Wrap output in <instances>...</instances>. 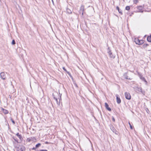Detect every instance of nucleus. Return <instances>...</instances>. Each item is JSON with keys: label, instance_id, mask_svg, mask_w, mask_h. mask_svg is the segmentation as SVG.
Wrapping results in <instances>:
<instances>
[{"label": "nucleus", "instance_id": "obj_21", "mask_svg": "<svg viewBox=\"0 0 151 151\" xmlns=\"http://www.w3.org/2000/svg\"><path fill=\"white\" fill-rule=\"evenodd\" d=\"M139 40L138 38H135L134 39V42L136 44H137L138 42H139Z\"/></svg>", "mask_w": 151, "mask_h": 151}, {"label": "nucleus", "instance_id": "obj_38", "mask_svg": "<svg viewBox=\"0 0 151 151\" xmlns=\"http://www.w3.org/2000/svg\"><path fill=\"white\" fill-rule=\"evenodd\" d=\"M36 148H35V147H33V148H32V150H35Z\"/></svg>", "mask_w": 151, "mask_h": 151}, {"label": "nucleus", "instance_id": "obj_4", "mask_svg": "<svg viewBox=\"0 0 151 151\" xmlns=\"http://www.w3.org/2000/svg\"><path fill=\"white\" fill-rule=\"evenodd\" d=\"M25 147L23 145L20 146L17 149V151H25Z\"/></svg>", "mask_w": 151, "mask_h": 151}, {"label": "nucleus", "instance_id": "obj_37", "mask_svg": "<svg viewBox=\"0 0 151 151\" xmlns=\"http://www.w3.org/2000/svg\"><path fill=\"white\" fill-rule=\"evenodd\" d=\"M52 96H53L54 99H56V98L54 96V94H53V93L52 94Z\"/></svg>", "mask_w": 151, "mask_h": 151}, {"label": "nucleus", "instance_id": "obj_15", "mask_svg": "<svg viewBox=\"0 0 151 151\" xmlns=\"http://www.w3.org/2000/svg\"><path fill=\"white\" fill-rule=\"evenodd\" d=\"M138 75L140 79L142 81L143 80V79L145 78L144 77H143L142 74L141 73L138 72Z\"/></svg>", "mask_w": 151, "mask_h": 151}, {"label": "nucleus", "instance_id": "obj_18", "mask_svg": "<svg viewBox=\"0 0 151 151\" xmlns=\"http://www.w3.org/2000/svg\"><path fill=\"white\" fill-rule=\"evenodd\" d=\"M144 42V41L143 40H139V42H138L137 44L139 45H141L143 44Z\"/></svg>", "mask_w": 151, "mask_h": 151}, {"label": "nucleus", "instance_id": "obj_40", "mask_svg": "<svg viewBox=\"0 0 151 151\" xmlns=\"http://www.w3.org/2000/svg\"><path fill=\"white\" fill-rule=\"evenodd\" d=\"M59 94L60 96L61 95V94H60V93H59Z\"/></svg>", "mask_w": 151, "mask_h": 151}, {"label": "nucleus", "instance_id": "obj_26", "mask_svg": "<svg viewBox=\"0 0 151 151\" xmlns=\"http://www.w3.org/2000/svg\"><path fill=\"white\" fill-rule=\"evenodd\" d=\"M139 0H133V2L134 4H137Z\"/></svg>", "mask_w": 151, "mask_h": 151}, {"label": "nucleus", "instance_id": "obj_16", "mask_svg": "<svg viewBox=\"0 0 151 151\" xmlns=\"http://www.w3.org/2000/svg\"><path fill=\"white\" fill-rule=\"evenodd\" d=\"M116 9L118 10L119 12L121 14V15L123 14V13L122 12V11L120 9L119 7L118 6H117L116 7Z\"/></svg>", "mask_w": 151, "mask_h": 151}, {"label": "nucleus", "instance_id": "obj_28", "mask_svg": "<svg viewBox=\"0 0 151 151\" xmlns=\"http://www.w3.org/2000/svg\"><path fill=\"white\" fill-rule=\"evenodd\" d=\"M129 125L130 129H133V127L131 125V124L130 122H129Z\"/></svg>", "mask_w": 151, "mask_h": 151}, {"label": "nucleus", "instance_id": "obj_9", "mask_svg": "<svg viewBox=\"0 0 151 151\" xmlns=\"http://www.w3.org/2000/svg\"><path fill=\"white\" fill-rule=\"evenodd\" d=\"M35 138L34 137H30L27 138V141L28 142H30L31 141H34L35 140Z\"/></svg>", "mask_w": 151, "mask_h": 151}, {"label": "nucleus", "instance_id": "obj_2", "mask_svg": "<svg viewBox=\"0 0 151 151\" xmlns=\"http://www.w3.org/2000/svg\"><path fill=\"white\" fill-rule=\"evenodd\" d=\"M6 73L2 72L0 73L1 78L3 80H6Z\"/></svg>", "mask_w": 151, "mask_h": 151}, {"label": "nucleus", "instance_id": "obj_6", "mask_svg": "<svg viewBox=\"0 0 151 151\" xmlns=\"http://www.w3.org/2000/svg\"><path fill=\"white\" fill-rule=\"evenodd\" d=\"M125 98L128 100H130L131 99V96L130 94L128 92H126L124 93Z\"/></svg>", "mask_w": 151, "mask_h": 151}, {"label": "nucleus", "instance_id": "obj_30", "mask_svg": "<svg viewBox=\"0 0 151 151\" xmlns=\"http://www.w3.org/2000/svg\"><path fill=\"white\" fill-rule=\"evenodd\" d=\"M142 81H144L145 83V85H147V81H146L145 79V78L143 80H142Z\"/></svg>", "mask_w": 151, "mask_h": 151}, {"label": "nucleus", "instance_id": "obj_34", "mask_svg": "<svg viewBox=\"0 0 151 151\" xmlns=\"http://www.w3.org/2000/svg\"><path fill=\"white\" fill-rule=\"evenodd\" d=\"M57 104L58 105H59L60 104V101H57Z\"/></svg>", "mask_w": 151, "mask_h": 151}, {"label": "nucleus", "instance_id": "obj_39", "mask_svg": "<svg viewBox=\"0 0 151 151\" xmlns=\"http://www.w3.org/2000/svg\"><path fill=\"white\" fill-rule=\"evenodd\" d=\"M55 100H56V102L58 101V99L57 98Z\"/></svg>", "mask_w": 151, "mask_h": 151}, {"label": "nucleus", "instance_id": "obj_20", "mask_svg": "<svg viewBox=\"0 0 151 151\" xmlns=\"http://www.w3.org/2000/svg\"><path fill=\"white\" fill-rule=\"evenodd\" d=\"M147 40L148 42H151V34L147 37Z\"/></svg>", "mask_w": 151, "mask_h": 151}, {"label": "nucleus", "instance_id": "obj_47", "mask_svg": "<svg viewBox=\"0 0 151 151\" xmlns=\"http://www.w3.org/2000/svg\"><path fill=\"white\" fill-rule=\"evenodd\" d=\"M149 51H150L151 50H148Z\"/></svg>", "mask_w": 151, "mask_h": 151}, {"label": "nucleus", "instance_id": "obj_17", "mask_svg": "<svg viewBox=\"0 0 151 151\" xmlns=\"http://www.w3.org/2000/svg\"><path fill=\"white\" fill-rule=\"evenodd\" d=\"M63 69L70 76H71V74H70V73L68 71H67V70H66V69L65 68V67H63Z\"/></svg>", "mask_w": 151, "mask_h": 151}, {"label": "nucleus", "instance_id": "obj_35", "mask_svg": "<svg viewBox=\"0 0 151 151\" xmlns=\"http://www.w3.org/2000/svg\"><path fill=\"white\" fill-rule=\"evenodd\" d=\"M61 95H62V94H61V95L60 96V98H59L60 101V100H61Z\"/></svg>", "mask_w": 151, "mask_h": 151}, {"label": "nucleus", "instance_id": "obj_3", "mask_svg": "<svg viewBox=\"0 0 151 151\" xmlns=\"http://www.w3.org/2000/svg\"><path fill=\"white\" fill-rule=\"evenodd\" d=\"M136 91L137 92L139 93L141 92L143 94H144L145 93L144 91H142V88L141 87H137L136 88Z\"/></svg>", "mask_w": 151, "mask_h": 151}, {"label": "nucleus", "instance_id": "obj_24", "mask_svg": "<svg viewBox=\"0 0 151 151\" xmlns=\"http://www.w3.org/2000/svg\"><path fill=\"white\" fill-rule=\"evenodd\" d=\"M13 138L14 139V140H15L17 143L19 142H18V140L17 138L13 137Z\"/></svg>", "mask_w": 151, "mask_h": 151}, {"label": "nucleus", "instance_id": "obj_22", "mask_svg": "<svg viewBox=\"0 0 151 151\" xmlns=\"http://www.w3.org/2000/svg\"><path fill=\"white\" fill-rule=\"evenodd\" d=\"M148 45H149L147 44H144L142 45V47L144 48H145Z\"/></svg>", "mask_w": 151, "mask_h": 151}, {"label": "nucleus", "instance_id": "obj_10", "mask_svg": "<svg viewBox=\"0 0 151 151\" xmlns=\"http://www.w3.org/2000/svg\"><path fill=\"white\" fill-rule=\"evenodd\" d=\"M116 101L117 102L118 104H119L121 102V100L118 94H116Z\"/></svg>", "mask_w": 151, "mask_h": 151}, {"label": "nucleus", "instance_id": "obj_1", "mask_svg": "<svg viewBox=\"0 0 151 151\" xmlns=\"http://www.w3.org/2000/svg\"><path fill=\"white\" fill-rule=\"evenodd\" d=\"M107 53L109 54V56L110 58L114 59L115 58V55H113L109 47L107 49Z\"/></svg>", "mask_w": 151, "mask_h": 151}, {"label": "nucleus", "instance_id": "obj_46", "mask_svg": "<svg viewBox=\"0 0 151 151\" xmlns=\"http://www.w3.org/2000/svg\"><path fill=\"white\" fill-rule=\"evenodd\" d=\"M52 3H53V0H52Z\"/></svg>", "mask_w": 151, "mask_h": 151}, {"label": "nucleus", "instance_id": "obj_11", "mask_svg": "<svg viewBox=\"0 0 151 151\" xmlns=\"http://www.w3.org/2000/svg\"><path fill=\"white\" fill-rule=\"evenodd\" d=\"M137 9L139 10V12L143 13V11L142 10L143 7L142 6H139L137 7Z\"/></svg>", "mask_w": 151, "mask_h": 151}, {"label": "nucleus", "instance_id": "obj_44", "mask_svg": "<svg viewBox=\"0 0 151 151\" xmlns=\"http://www.w3.org/2000/svg\"><path fill=\"white\" fill-rule=\"evenodd\" d=\"M148 111H149V110H148V109H147V110L146 111H148Z\"/></svg>", "mask_w": 151, "mask_h": 151}, {"label": "nucleus", "instance_id": "obj_13", "mask_svg": "<svg viewBox=\"0 0 151 151\" xmlns=\"http://www.w3.org/2000/svg\"><path fill=\"white\" fill-rule=\"evenodd\" d=\"M105 106L106 109L109 111H111V109L109 107L108 104L107 103H105Z\"/></svg>", "mask_w": 151, "mask_h": 151}, {"label": "nucleus", "instance_id": "obj_45", "mask_svg": "<svg viewBox=\"0 0 151 151\" xmlns=\"http://www.w3.org/2000/svg\"><path fill=\"white\" fill-rule=\"evenodd\" d=\"M148 111H149V110H148V109H147V110L146 111H148Z\"/></svg>", "mask_w": 151, "mask_h": 151}, {"label": "nucleus", "instance_id": "obj_43", "mask_svg": "<svg viewBox=\"0 0 151 151\" xmlns=\"http://www.w3.org/2000/svg\"><path fill=\"white\" fill-rule=\"evenodd\" d=\"M148 111H149V110H148V109H147V110L146 111H148Z\"/></svg>", "mask_w": 151, "mask_h": 151}, {"label": "nucleus", "instance_id": "obj_7", "mask_svg": "<svg viewBox=\"0 0 151 151\" xmlns=\"http://www.w3.org/2000/svg\"><path fill=\"white\" fill-rule=\"evenodd\" d=\"M111 129L112 131V132L115 133L116 134H117L118 132L115 129V128L112 125H111L110 126Z\"/></svg>", "mask_w": 151, "mask_h": 151}, {"label": "nucleus", "instance_id": "obj_31", "mask_svg": "<svg viewBox=\"0 0 151 151\" xmlns=\"http://www.w3.org/2000/svg\"><path fill=\"white\" fill-rule=\"evenodd\" d=\"M10 120L12 122L13 124H15V121L13 120V119L12 118H11Z\"/></svg>", "mask_w": 151, "mask_h": 151}, {"label": "nucleus", "instance_id": "obj_42", "mask_svg": "<svg viewBox=\"0 0 151 151\" xmlns=\"http://www.w3.org/2000/svg\"><path fill=\"white\" fill-rule=\"evenodd\" d=\"M148 111H149V110H148V109H147V110L146 111H148Z\"/></svg>", "mask_w": 151, "mask_h": 151}, {"label": "nucleus", "instance_id": "obj_12", "mask_svg": "<svg viewBox=\"0 0 151 151\" xmlns=\"http://www.w3.org/2000/svg\"><path fill=\"white\" fill-rule=\"evenodd\" d=\"M84 9V6L83 5L81 6L80 9L79 10V12L80 13H81L82 15L83 14V11Z\"/></svg>", "mask_w": 151, "mask_h": 151}, {"label": "nucleus", "instance_id": "obj_29", "mask_svg": "<svg viewBox=\"0 0 151 151\" xmlns=\"http://www.w3.org/2000/svg\"><path fill=\"white\" fill-rule=\"evenodd\" d=\"M142 81H144L145 83V85H147V81H146L145 79V78L143 80H142Z\"/></svg>", "mask_w": 151, "mask_h": 151}, {"label": "nucleus", "instance_id": "obj_27", "mask_svg": "<svg viewBox=\"0 0 151 151\" xmlns=\"http://www.w3.org/2000/svg\"><path fill=\"white\" fill-rule=\"evenodd\" d=\"M16 43L15 41L14 40H13L12 42V44L13 45H14Z\"/></svg>", "mask_w": 151, "mask_h": 151}, {"label": "nucleus", "instance_id": "obj_41", "mask_svg": "<svg viewBox=\"0 0 151 151\" xmlns=\"http://www.w3.org/2000/svg\"><path fill=\"white\" fill-rule=\"evenodd\" d=\"M148 111H149V110H148V109H147V110L146 111H148Z\"/></svg>", "mask_w": 151, "mask_h": 151}, {"label": "nucleus", "instance_id": "obj_19", "mask_svg": "<svg viewBox=\"0 0 151 151\" xmlns=\"http://www.w3.org/2000/svg\"><path fill=\"white\" fill-rule=\"evenodd\" d=\"M67 12L69 14H70L72 13V11L68 8H67L66 9Z\"/></svg>", "mask_w": 151, "mask_h": 151}, {"label": "nucleus", "instance_id": "obj_32", "mask_svg": "<svg viewBox=\"0 0 151 151\" xmlns=\"http://www.w3.org/2000/svg\"><path fill=\"white\" fill-rule=\"evenodd\" d=\"M112 120L114 122H115V119L113 116H112Z\"/></svg>", "mask_w": 151, "mask_h": 151}, {"label": "nucleus", "instance_id": "obj_14", "mask_svg": "<svg viewBox=\"0 0 151 151\" xmlns=\"http://www.w3.org/2000/svg\"><path fill=\"white\" fill-rule=\"evenodd\" d=\"M1 111L5 114H8L9 113V111L3 108H1Z\"/></svg>", "mask_w": 151, "mask_h": 151}, {"label": "nucleus", "instance_id": "obj_33", "mask_svg": "<svg viewBox=\"0 0 151 151\" xmlns=\"http://www.w3.org/2000/svg\"><path fill=\"white\" fill-rule=\"evenodd\" d=\"M45 144H50V142H47V141H46L45 142Z\"/></svg>", "mask_w": 151, "mask_h": 151}, {"label": "nucleus", "instance_id": "obj_8", "mask_svg": "<svg viewBox=\"0 0 151 151\" xmlns=\"http://www.w3.org/2000/svg\"><path fill=\"white\" fill-rule=\"evenodd\" d=\"M16 135L19 138V140L20 141L19 143H21V142H22L23 140V138H22V135L19 134V133H17Z\"/></svg>", "mask_w": 151, "mask_h": 151}, {"label": "nucleus", "instance_id": "obj_5", "mask_svg": "<svg viewBox=\"0 0 151 151\" xmlns=\"http://www.w3.org/2000/svg\"><path fill=\"white\" fill-rule=\"evenodd\" d=\"M129 74L128 72H126L124 73L123 74V76L124 78L127 79L128 80H131L132 78L128 76Z\"/></svg>", "mask_w": 151, "mask_h": 151}, {"label": "nucleus", "instance_id": "obj_36", "mask_svg": "<svg viewBox=\"0 0 151 151\" xmlns=\"http://www.w3.org/2000/svg\"><path fill=\"white\" fill-rule=\"evenodd\" d=\"M40 151H48L46 150H40Z\"/></svg>", "mask_w": 151, "mask_h": 151}, {"label": "nucleus", "instance_id": "obj_25", "mask_svg": "<svg viewBox=\"0 0 151 151\" xmlns=\"http://www.w3.org/2000/svg\"><path fill=\"white\" fill-rule=\"evenodd\" d=\"M125 9H126V10H128V11L130 9V6H126L125 8Z\"/></svg>", "mask_w": 151, "mask_h": 151}, {"label": "nucleus", "instance_id": "obj_23", "mask_svg": "<svg viewBox=\"0 0 151 151\" xmlns=\"http://www.w3.org/2000/svg\"><path fill=\"white\" fill-rule=\"evenodd\" d=\"M41 145V144L40 143H38L35 146V148H37L40 147Z\"/></svg>", "mask_w": 151, "mask_h": 151}]
</instances>
